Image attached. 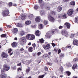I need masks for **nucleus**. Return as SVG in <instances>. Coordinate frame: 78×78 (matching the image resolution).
<instances>
[{
	"label": "nucleus",
	"instance_id": "obj_33",
	"mask_svg": "<svg viewBox=\"0 0 78 78\" xmlns=\"http://www.w3.org/2000/svg\"><path fill=\"white\" fill-rule=\"evenodd\" d=\"M38 28L39 29H42L43 28V26H42V24H40L38 27Z\"/></svg>",
	"mask_w": 78,
	"mask_h": 78
},
{
	"label": "nucleus",
	"instance_id": "obj_45",
	"mask_svg": "<svg viewBox=\"0 0 78 78\" xmlns=\"http://www.w3.org/2000/svg\"><path fill=\"white\" fill-rule=\"evenodd\" d=\"M22 69H21V68H18L17 69V71L18 72H19V71H22Z\"/></svg>",
	"mask_w": 78,
	"mask_h": 78
},
{
	"label": "nucleus",
	"instance_id": "obj_52",
	"mask_svg": "<svg viewBox=\"0 0 78 78\" xmlns=\"http://www.w3.org/2000/svg\"><path fill=\"white\" fill-rule=\"evenodd\" d=\"M66 47V48H71V46H70V45H69V46L68 45Z\"/></svg>",
	"mask_w": 78,
	"mask_h": 78
},
{
	"label": "nucleus",
	"instance_id": "obj_18",
	"mask_svg": "<svg viewBox=\"0 0 78 78\" xmlns=\"http://www.w3.org/2000/svg\"><path fill=\"white\" fill-rule=\"evenodd\" d=\"M77 67H78V66L76 64H74L73 66L72 69L73 70H75V69H76L77 68Z\"/></svg>",
	"mask_w": 78,
	"mask_h": 78
},
{
	"label": "nucleus",
	"instance_id": "obj_47",
	"mask_svg": "<svg viewBox=\"0 0 78 78\" xmlns=\"http://www.w3.org/2000/svg\"><path fill=\"white\" fill-rule=\"evenodd\" d=\"M44 70L46 71H48V68H47V66H45L44 67Z\"/></svg>",
	"mask_w": 78,
	"mask_h": 78
},
{
	"label": "nucleus",
	"instance_id": "obj_26",
	"mask_svg": "<svg viewBox=\"0 0 78 78\" xmlns=\"http://www.w3.org/2000/svg\"><path fill=\"white\" fill-rule=\"evenodd\" d=\"M35 38V36L33 35H32L31 36V37L30 38V40H33Z\"/></svg>",
	"mask_w": 78,
	"mask_h": 78
},
{
	"label": "nucleus",
	"instance_id": "obj_38",
	"mask_svg": "<svg viewBox=\"0 0 78 78\" xmlns=\"http://www.w3.org/2000/svg\"><path fill=\"white\" fill-rule=\"evenodd\" d=\"M40 41L41 44H42V43H44V40L42 38L40 40Z\"/></svg>",
	"mask_w": 78,
	"mask_h": 78
},
{
	"label": "nucleus",
	"instance_id": "obj_62",
	"mask_svg": "<svg viewBox=\"0 0 78 78\" xmlns=\"http://www.w3.org/2000/svg\"><path fill=\"white\" fill-rule=\"evenodd\" d=\"M19 78H24L23 76H19Z\"/></svg>",
	"mask_w": 78,
	"mask_h": 78
},
{
	"label": "nucleus",
	"instance_id": "obj_56",
	"mask_svg": "<svg viewBox=\"0 0 78 78\" xmlns=\"http://www.w3.org/2000/svg\"><path fill=\"white\" fill-rule=\"evenodd\" d=\"M62 28H63V27L62 26H60L59 27H58V28L59 29H62Z\"/></svg>",
	"mask_w": 78,
	"mask_h": 78
},
{
	"label": "nucleus",
	"instance_id": "obj_24",
	"mask_svg": "<svg viewBox=\"0 0 78 78\" xmlns=\"http://www.w3.org/2000/svg\"><path fill=\"white\" fill-rule=\"evenodd\" d=\"M30 71V68L28 67V68H27V69L26 71V73H28Z\"/></svg>",
	"mask_w": 78,
	"mask_h": 78
},
{
	"label": "nucleus",
	"instance_id": "obj_11",
	"mask_svg": "<svg viewBox=\"0 0 78 78\" xmlns=\"http://www.w3.org/2000/svg\"><path fill=\"white\" fill-rule=\"evenodd\" d=\"M73 44L75 45L78 46V41L77 40H74L73 42Z\"/></svg>",
	"mask_w": 78,
	"mask_h": 78
},
{
	"label": "nucleus",
	"instance_id": "obj_14",
	"mask_svg": "<svg viewBox=\"0 0 78 78\" xmlns=\"http://www.w3.org/2000/svg\"><path fill=\"white\" fill-rule=\"evenodd\" d=\"M35 35L37 36H39L41 35V32L39 30H37L35 32Z\"/></svg>",
	"mask_w": 78,
	"mask_h": 78
},
{
	"label": "nucleus",
	"instance_id": "obj_58",
	"mask_svg": "<svg viewBox=\"0 0 78 78\" xmlns=\"http://www.w3.org/2000/svg\"><path fill=\"white\" fill-rule=\"evenodd\" d=\"M21 62L20 63H19L17 64L18 66H21Z\"/></svg>",
	"mask_w": 78,
	"mask_h": 78
},
{
	"label": "nucleus",
	"instance_id": "obj_63",
	"mask_svg": "<svg viewBox=\"0 0 78 78\" xmlns=\"http://www.w3.org/2000/svg\"><path fill=\"white\" fill-rule=\"evenodd\" d=\"M54 51L56 52L57 51V49H56V48H55L54 50Z\"/></svg>",
	"mask_w": 78,
	"mask_h": 78
},
{
	"label": "nucleus",
	"instance_id": "obj_27",
	"mask_svg": "<svg viewBox=\"0 0 78 78\" xmlns=\"http://www.w3.org/2000/svg\"><path fill=\"white\" fill-rule=\"evenodd\" d=\"M58 70L61 71L62 73H63V68H62V67H60L58 69Z\"/></svg>",
	"mask_w": 78,
	"mask_h": 78
},
{
	"label": "nucleus",
	"instance_id": "obj_21",
	"mask_svg": "<svg viewBox=\"0 0 78 78\" xmlns=\"http://www.w3.org/2000/svg\"><path fill=\"white\" fill-rule=\"evenodd\" d=\"M31 37V35L30 34H28L26 36V37L28 40H30V37Z\"/></svg>",
	"mask_w": 78,
	"mask_h": 78
},
{
	"label": "nucleus",
	"instance_id": "obj_25",
	"mask_svg": "<svg viewBox=\"0 0 78 78\" xmlns=\"http://www.w3.org/2000/svg\"><path fill=\"white\" fill-rule=\"evenodd\" d=\"M28 50L30 52H32L33 51V48L32 47H30L28 48Z\"/></svg>",
	"mask_w": 78,
	"mask_h": 78
},
{
	"label": "nucleus",
	"instance_id": "obj_19",
	"mask_svg": "<svg viewBox=\"0 0 78 78\" xmlns=\"http://www.w3.org/2000/svg\"><path fill=\"white\" fill-rule=\"evenodd\" d=\"M62 10V7L61 6H58L57 9L58 12H61Z\"/></svg>",
	"mask_w": 78,
	"mask_h": 78
},
{
	"label": "nucleus",
	"instance_id": "obj_30",
	"mask_svg": "<svg viewBox=\"0 0 78 78\" xmlns=\"http://www.w3.org/2000/svg\"><path fill=\"white\" fill-rule=\"evenodd\" d=\"M40 13L42 15H44L45 14V11L43 10H41L40 11Z\"/></svg>",
	"mask_w": 78,
	"mask_h": 78
},
{
	"label": "nucleus",
	"instance_id": "obj_3",
	"mask_svg": "<svg viewBox=\"0 0 78 78\" xmlns=\"http://www.w3.org/2000/svg\"><path fill=\"white\" fill-rule=\"evenodd\" d=\"M73 12H74L73 9H69L67 12V14L69 16H71L73 14Z\"/></svg>",
	"mask_w": 78,
	"mask_h": 78
},
{
	"label": "nucleus",
	"instance_id": "obj_54",
	"mask_svg": "<svg viewBox=\"0 0 78 78\" xmlns=\"http://www.w3.org/2000/svg\"><path fill=\"white\" fill-rule=\"evenodd\" d=\"M11 51H12V50H11V49H9V50L8 53H10L11 52Z\"/></svg>",
	"mask_w": 78,
	"mask_h": 78
},
{
	"label": "nucleus",
	"instance_id": "obj_43",
	"mask_svg": "<svg viewBox=\"0 0 78 78\" xmlns=\"http://www.w3.org/2000/svg\"><path fill=\"white\" fill-rule=\"evenodd\" d=\"M47 65H49V66H52V63L50 62H48L47 63Z\"/></svg>",
	"mask_w": 78,
	"mask_h": 78
},
{
	"label": "nucleus",
	"instance_id": "obj_20",
	"mask_svg": "<svg viewBox=\"0 0 78 78\" xmlns=\"http://www.w3.org/2000/svg\"><path fill=\"white\" fill-rule=\"evenodd\" d=\"M31 21L30 20H27L26 21L25 23L26 25H30L31 24Z\"/></svg>",
	"mask_w": 78,
	"mask_h": 78
},
{
	"label": "nucleus",
	"instance_id": "obj_35",
	"mask_svg": "<svg viewBox=\"0 0 78 78\" xmlns=\"http://www.w3.org/2000/svg\"><path fill=\"white\" fill-rule=\"evenodd\" d=\"M50 32H48L47 33L46 35L47 37H50Z\"/></svg>",
	"mask_w": 78,
	"mask_h": 78
},
{
	"label": "nucleus",
	"instance_id": "obj_61",
	"mask_svg": "<svg viewBox=\"0 0 78 78\" xmlns=\"http://www.w3.org/2000/svg\"><path fill=\"white\" fill-rule=\"evenodd\" d=\"M7 28H11V26L9 25H8L7 26Z\"/></svg>",
	"mask_w": 78,
	"mask_h": 78
},
{
	"label": "nucleus",
	"instance_id": "obj_6",
	"mask_svg": "<svg viewBox=\"0 0 78 78\" xmlns=\"http://www.w3.org/2000/svg\"><path fill=\"white\" fill-rule=\"evenodd\" d=\"M1 56L2 58H6L8 57V55L4 52H3L1 55Z\"/></svg>",
	"mask_w": 78,
	"mask_h": 78
},
{
	"label": "nucleus",
	"instance_id": "obj_9",
	"mask_svg": "<svg viewBox=\"0 0 78 78\" xmlns=\"http://www.w3.org/2000/svg\"><path fill=\"white\" fill-rule=\"evenodd\" d=\"M12 31L14 33H17L18 32V29L17 28H14L12 29Z\"/></svg>",
	"mask_w": 78,
	"mask_h": 78
},
{
	"label": "nucleus",
	"instance_id": "obj_36",
	"mask_svg": "<svg viewBox=\"0 0 78 78\" xmlns=\"http://www.w3.org/2000/svg\"><path fill=\"white\" fill-rule=\"evenodd\" d=\"M70 4L71 5H73V6H74L75 5V3L74 1H73L71 2Z\"/></svg>",
	"mask_w": 78,
	"mask_h": 78
},
{
	"label": "nucleus",
	"instance_id": "obj_10",
	"mask_svg": "<svg viewBox=\"0 0 78 78\" xmlns=\"http://www.w3.org/2000/svg\"><path fill=\"white\" fill-rule=\"evenodd\" d=\"M35 21L37 22H40L41 21V17L38 16L35 18Z\"/></svg>",
	"mask_w": 78,
	"mask_h": 78
},
{
	"label": "nucleus",
	"instance_id": "obj_32",
	"mask_svg": "<svg viewBox=\"0 0 78 78\" xmlns=\"http://www.w3.org/2000/svg\"><path fill=\"white\" fill-rule=\"evenodd\" d=\"M64 56V54L63 53H61L60 55H59V58H63Z\"/></svg>",
	"mask_w": 78,
	"mask_h": 78
},
{
	"label": "nucleus",
	"instance_id": "obj_29",
	"mask_svg": "<svg viewBox=\"0 0 78 78\" xmlns=\"http://www.w3.org/2000/svg\"><path fill=\"white\" fill-rule=\"evenodd\" d=\"M44 25H47V24L48 23V21H47V20H44Z\"/></svg>",
	"mask_w": 78,
	"mask_h": 78
},
{
	"label": "nucleus",
	"instance_id": "obj_13",
	"mask_svg": "<svg viewBox=\"0 0 78 78\" xmlns=\"http://www.w3.org/2000/svg\"><path fill=\"white\" fill-rule=\"evenodd\" d=\"M50 48V45L49 44H48L45 47H44V48L45 50H46V49H49Z\"/></svg>",
	"mask_w": 78,
	"mask_h": 78
},
{
	"label": "nucleus",
	"instance_id": "obj_8",
	"mask_svg": "<svg viewBox=\"0 0 78 78\" xmlns=\"http://www.w3.org/2000/svg\"><path fill=\"white\" fill-rule=\"evenodd\" d=\"M66 26L67 27V28L69 29L70 28V24L68 23H66L64 24V26L66 27Z\"/></svg>",
	"mask_w": 78,
	"mask_h": 78
},
{
	"label": "nucleus",
	"instance_id": "obj_57",
	"mask_svg": "<svg viewBox=\"0 0 78 78\" xmlns=\"http://www.w3.org/2000/svg\"><path fill=\"white\" fill-rule=\"evenodd\" d=\"M41 53L40 52H38L37 53L38 56H40L41 55Z\"/></svg>",
	"mask_w": 78,
	"mask_h": 78
},
{
	"label": "nucleus",
	"instance_id": "obj_15",
	"mask_svg": "<svg viewBox=\"0 0 78 78\" xmlns=\"http://www.w3.org/2000/svg\"><path fill=\"white\" fill-rule=\"evenodd\" d=\"M17 43L16 42H14L12 44V47L15 48L17 47Z\"/></svg>",
	"mask_w": 78,
	"mask_h": 78
},
{
	"label": "nucleus",
	"instance_id": "obj_5",
	"mask_svg": "<svg viewBox=\"0 0 78 78\" xmlns=\"http://www.w3.org/2000/svg\"><path fill=\"white\" fill-rule=\"evenodd\" d=\"M48 19L49 21L51 22H55V18L51 16H48Z\"/></svg>",
	"mask_w": 78,
	"mask_h": 78
},
{
	"label": "nucleus",
	"instance_id": "obj_53",
	"mask_svg": "<svg viewBox=\"0 0 78 78\" xmlns=\"http://www.w3.org/2000/svg\"><path fill=\"white\" fill-rule=\"evenodd\" d=\"M73 37H74V35H73V34H72L70 36V37L71 38H73Z\"/></svg>",
	"mask_w": 78,
	"mask_h": 78
},
{
	"label": "nucleus",
	"instance_id": "obj_44",
	"mask_svg": "<svg viewBox=\"0 0 78 78\" xmlns=\"http://www.w3.org/2000/svg\"><path fill=\"white\" fill-rule=\"evenodd\" d=\"M78 18H76L75 23H78Z\"/></svg>",
	"mask_w": 78,
	"mask_h": 78
},
{
	"label": "nucleus",
	"instance_id": "obj_17",
	"mask_svg": "<svg viewBox=\"0 0 78 78\" xmlns=\"http://www.w3.org/2000/svg\"><path fill=\"white\" fill-rule=\"evenodd\" d=\"M19 34L20 36H23L25 35V32L23 31H21L19 32Z\"/></svg>",
	"mask_w": 78,
	"mask_h": 78
},
{
	"label": "nucleus",
	"instance_id": "obj_55",
	"mask_svg": "<svg viewBox=\"0 0 78 78\" xmlns=\"http://www.w3.org/2000/svg\"><path fill=\"white\" fill-rule=\"evenodd\" d=\"M36 27V26L35 25H32L31 26V28H34Z\"/></svg>",
	"mask_w": 78,
	"mask_h": 78
},
{
	"label": "nucleus",
	"instance_id": "obj_42",
	"mask_svg": "<svg viewBox=\"0 0 78 78\" xmlns=\"http://www.w3.org/2000/svg\"><path fill=\"white\" fill-rule=\"evenodd\" d=\"M13 70H16V66H13L12 67Z\"/></svg>",
	"mask_w": 78,
	"mask_h": 78
},
{
	"label": "nucleus",
	"instance_id": "obj_4",
	"mask_svg": "<svg viewBox=\"0 0 78 78\" xmlns=\"http://www.w3.org/2000/svg\"><path fill=\"white\" fill-rule=\"evenodd\" d=\"M26 41V38L24 37H22L21 38V40L20 41V43L21 45L24 44V42Z\"/></svg>",
	"mask_w": 78,
	"mask_h": 78
},
{
	"label": "nucleus",
	"instance_id": "obj_49",
	"mask_svg": "<svg viewBox=\"0 0 78 78\" xmlns=\"http://www.w3.org/2000/svg\"><path fill=\"white\" fill-rule=\"evenodd\" d=\"M51 13L52 14H53V15H55V14H56V12H51Z\"/></svg>",
	"mask_w": 78,
	"mask_h": 78
},
{
	"label": "nucleus",
	"instance_id": "obj_48",
	"mask_svg": "<svg viewBox=\"0 0 78 78\" xmlns=\"http://www.w3.org/2000/svg\"><path fill=\"white\" fill-rule=\"evenodd\" d=\"M6 36V34H3L1 35V37H4Z\"/></svg>",
	"mask_w": 78,
	"mask_h": 78
},
{
	"label": "nucleus",
	"instance_id": "obj_28",
	"mask_svg": "<svg viewBox=\"0 0 78 78\" xmlns=\"http://www.w3.org/2000/svg\"><path fill=\"white\" fill-rule=\"evenodd\" d=\"M54 31H55V32L56 33H57L58 34L59 33V30L58 29H55Z\"/></svg>",
	"mask_w": 78,
	"mask_h": 78
},
{
	"label": "nucleus",
	"instance_id": "obj_2",
	"mask_svg": "<svg viewBox=\"0 0 78 78\" xmlns=\"http://www.w3.org/2000/svg\"><path fill=\"white\" fill-rule=\"evenodd\" d=\"M9 14L8 9H6L2 12V15L3 16H7L8 14Z\"/></svg>",
	"mask_w": 78,
	"mask_h": 78
},
{
	"label": "nucleus",
	"instance_id": "obj_16",
	"mask_svg": "<svg viewBox=\"0 0 78 78\" xmlns=\"http://www.w3.org/2000/svg\"><path fill=\"white\" fill-rule=\"evenodd\" d=\"M51 6V4H49L48 6H47L45 7V8L46 10H50L51 8L50 6Z\"/></svg>",
	"mask_w": 78,
	"mask_h": 78
},
{
	"label": "nucleus",
	"instance_id": "obj_40",
	"mask_svg": "<svg viewBox=\"0 0 78 78\" xmlns=\"http://www.w3.org/2000/svg\"><path fill=\"white\" fill-rule=\"evenodd\" d=\"M62 50H63V51H66V50H67V47H66L65 48H62Z\"/></svg>",
	"mask_w": 78,
	"mask_h": 78
},
{
	"label": "nucleus",
	"instance_id": "obj_31",
	"mask_svg": "<svg viewBox=\"0 0 78 78\" xmlns=\"http://www.w3.org/2000/svg\"><path fill=\"white\" fill-rule=\"evenodd\" d=\"M17 27H22V24L21 23H18L16 25Z\"/></svg>",
	"mask_w": 78,
	"mask_h": 78
},
{
	"label": "nucleus",
	"instance_id": "obj_39",
	"mask_svg": "<svg viewBox=\"0 0 78 78\" xmlns=\"http://www.w3.org/2000/svg\"><path fill=\"white\" fill-rule=\"evenodd\" d=\"M39 8V6H37V5H35L34 6V9H37Z\"/></svg>",
	"mask_w": 78,
	"mask_h": 78
},
{
	"label": "nucleus",
	"instance_id": "obj_60",
	"mask_svg": "<svg viewBox=\"0 0 78 78\" xmlns=\"http://www.w3.org/2000/svg\"><path fill=\"white\" fill-rule=\"evenodd\" d=\"M77 59L76 58H74L73 60V61H77Z\"/></svg>",
	"mask_w": 78,
	"mask_h": 78
},
{
	"label": "nucleus",
	"instance_id": "obj_22",
	"mask_svg": "<svg viewBox=\"0 0 78 78\" xmlns=\"http://www.w3.org/2000/svg\"><path fill=\"white\" fill-rule=\"evenodd\" d=\"M28 17L30 19H33V18L34 17V16H33V15L30 14L28 15Z\"/></svg>",
	"mask_w": 78,
	"mask_h": 78
},
{
	"label": "nucleus",
	"instance_id": "obj_12",
	"mask_svg": "<svg viewBox=\"0 0 78 78\" xmlns=\"http://www.w3.org/2000/svg\"><path fill=\"white\" fill-rule=\"evenodd\" d=\"M27 18V16L24 14H22L21 16V19L22 20H25Z\"/></svg>",
	"mask_w": 78,
	"mask_h": 78
},
{
	"label": "nucleus",
	"instance_id": "obj_51",
	"mask_svg": "<svg viewBox=\"0 0 78 78\" xmlns=\"http://www.w3.org/2000/svg\"><path fill=\"white\" fill-rule=\"evenodd\" d=\"M61 49H59L58 51V55L61 53Z\"/></svg>",
	"mask_w": 78,
	"mask_h": 78
},
{
	"label": "nucleus",
	"instance_id": "obj_59",
	"mask_svg": "<svg viewBox=\"0 0 78 78\" xmlns=\"http://www.w3.org/2000/svg\"><path fill=\"white\" fill-rule=\"evenodd\" d=\"M52 45L53 47H55L56 46V44H55L54 43H52Z\"/></svg>",
	"mask_w": 78,
	"mask_h": 78
},
{
	"label": "nucleus",
	"instance_id": "obj_46",
	"mask_svg": "<svg viewBox=\"0 0 78 78\" xmlns=\"http://www.w3.org/2000/svg\"><path fill=\"white\" fill-rule=\"evenodd\" d=\"M12 2H9V6L11 7L12 6Z\"/></svg>",
	"mask_w": 78,
	"mask_h": 78
},
{
	"label": "nucleus",
	"instance_id": "obj_23",
	"mask_svg": "<svg viewBox=\"0 0 78 78\" xmlns=\"http://www.w3.org/2000/svg\"><path fill=\"white\" fill-rule=\"evenodd\" d=\"M68 34V32L66 31H64L62 33V35L64 36H67Z\"/></svg>",
	"mask_w": 78,
	"mask_h": 78
},
{
	"label": "nucleus",
	"instance_id": "obj_7",
	"mask_svg": "<svg viewBox=\"0 0 78 78\" xmlns=\"http://www.w3.org/2000/svg\"><path fill=\"white\" fill-rule=\"evenodd\" d=\"M39 3L40 4V5L41 6V7H42V8H43V7L44 6V2H43V1L42 0H39Z\"/></svg>",
	"mask_w": 78,
	"mask_h": 78
},
{
	"label": "nucleus",
	"instance_id": "obj_50",
	"mask_svg": "<svg viewBox=\"0 0 78 78\" xmlns=\"http://www.w3.org/2000/svg\"><path fill=\"white\" fill-rule=\"evenodd\" d=\"M36 44L35 43L32 44V46L34 47V49H35V47H36Z\"/></svg>",
	"mask_w": 78,
	"mask_h": 78
},
{
	"label": "nucleus",
	"instance_id": "obj_64",
	"mask_svg": "<svg viewBox=\"0 0 78 78\" xmlns=\"http://www.w3.org/2000/svg\"><path fill=\"white\" fill-rule=\"evenodd\" d=\"M20 51H23L24 50V49L23 48H21L20 50Z\"/></svg>",
	"mask_w": 78,
	"mask_h": 78
},
{
	"label": "nucleus",
	"instance_id": "obj_34",
	"mask_svg": "<svg viewBox=\"0 0 78 78\" xmlns=\"http://www.w3.org/2000/svg\"><path fill=\"white\" fill-rule=\"evenodd\" d=\"M66 74H67L68 76H70L71 74V73L69 71H66Z\"/></svg>",
	"mask_w": 78,
	"mask_h": 78
},
{
	"label": "nucleus",
	"instance_id": "obj_1",
	"mask_svg": "<svg viewBox=\"0 0 78 78\" xmlns=\"http://www.w3.org/2000/svg\"><path fill=\"white\" fill-rule=\"evenodd\" d=\"M10 67L7 64H5L4 65L3 69H1V75L0 77L1 78H6L7 77L6 74H5V71H8Z\"/></svg>",
	"mask_w": 78,
	"mask_h": 78
},
{
	"label": "nucleus",
	"instance_id": "obj_41",
	"mask_svg": "<svg viewBox=\"0 0 78 78\" xmlns=\"http://www.w3.org/2000/svg\"><path fill=\"white\" fill-rule=\"evenodd\" d=\"M44 76H45V75H43L41 76H40L38 77V78H43L44 77Z\"/></svg>",
	"mask_w": 78,
	"mask_h": 78
},
{
	"label": "nucleus",
	"instance_id": "obj_37",
	"mask_svg": "<svg viewBox=\"0 0 78 78\" xmlns=\"http://www.w3.org/2000/svg\"><path fill=\"white\" fill-rule=\"evenodd\" d=\"M62 17L63 19H66L67 18V16H66V14H65L63 16H62Z\"/></svg>",
	"mask_w": 78,
	"mask_h": 78
}]
</instances>
